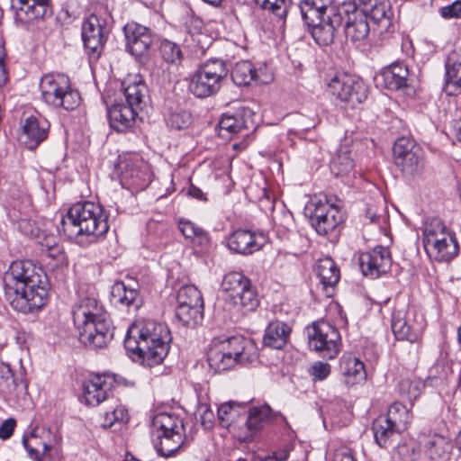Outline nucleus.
I'll return each mask as SVG.
<instances>
[{
    "mask_svg": "<svg viewBox=\"0 0 461 461\" xmlns=\"http://www.w3.org/2000/svg\"><path fill=\"white\" fill-rule=\"evenodd\" d=\"M3 285L5 300L16 312H38L48 301L47 276L30 260L13 261L4 273Z\"/></svg>",
    "mask_w": 461,
    "mask_h": 461,
    "instance_id": "f257e3e1",
    "label": "nucleus"
},
{
    "mask_svg": "<svg viewBox=\"0 0 461 461\" xmlns=\"http://www.w3.org/2000/svg\"><path fill=\"white\" fill-rule=\"evenodd\" d=\"M170 341V331L166 325L144 321L129 328L124 347L134 361L151 367L160 364L167 357Z\"/></svg>",
    "mask_w": 461,
    "mask_h": 461,
    "instance_id": "f03ea898",
    "label": "nucleus"
},
{
    "mask_svg": "<svg viewBox=\"0 0 461 461\" xmlns=\"http://www.w3.org/2000/svg\"><path fill=\"white\" fill-rule=\"evenodd\" d=\"M107 219L101 205L89 201L79 202L68 208L59 229L78 245L87 247L107 233Z\"/></svg>",
    "mask_w": 461,
    "mask_h": 461,
    "instance_id": "7ed1b4c3",
    "label": "nucleus"
},
{
    "mask_svg": "<svg viewBox=\"0 0 461 461\" xmlns=\"http://www.w3.org/2000/svg\"><path fill=\"white\" fill-rule=\"evenodd\" d=\"M252 343L243 337H231L218 343H213L208 353L207 361L215 373L230 369L237 364H245L254 359L250 351Z\"/></svg>",
    "mask_w": 461,
    "mask_h": 461,
    "instance_id": "20e7f679",
    "label": "nucleus"
},
{
    "mask_svg": "<svg viewBox=\"0 0 461 461\" xmlns=\"http://www.w3.org/2000/svg\"><path fill=\"white\" fill-rule=\"evenodd\" d=\"M40 90L45 103L65 110H74L80 104V95L72 89L68 77L62 73L44 75L40 82Z\"/></svg>",
    "mask_w": 461,
    "mask_h": 461,
    "instance_id": "39448f33",
    "label": "nucleus"
},
{
    "mask_svg": "<svg viewBox=\"0 0 461 461\" xmlns=\"http://www.w3.org/2000/svg\"><path fill=\"white\" fill-rule=\"evenodd\" d=\"M228 75L226 63L213 59L203 63L191 77L189 90L199 98H205L217 93Z\"/></svg>",
    "mask_w": 461,
    "mask_h": 461,
    "instance_id": "423d86ee",
    "label": "nucleus"
},
{
    "mask_svg": "<svg viewBox=\"0 0 461 461\" xmlns=\"http://www.w3.org/2000/svg\"><path fill=\"white\" fill-rule=\"evenodd\" d=\"M308 345L311 350L319 352L323 357H336L340 348V335L330 323L320 320L306 328Z\"/></svg>",
    "mask_w": 461,
    "mask_h": 461,
    "instance_id": "0eeeda50",
    "label": "nucleus"
},
{
    "mask_svg": "<svg viewBox=\"0 0 461 461\" xmlns=\"http://www.w3.org/2000/svg\"><path fill=\"white\" fill-rule=\"evenodd\" d=\"M330 93L341 102L354 108L368 95V87L359 77L352 75H336L328 83Z\"/></svg>",
    "mask_w": 461,
    "mask_h": 461,
    "instance_id": "6e6552de",
    "label": "nucleus"
},
{
    "mask_svg": "<svg viewBox=\"0 0 461 461\" xmlns=\"http://www.w3.org/2000/svg\"><path fill=\"white\" fill-rule=\"evenodd\" d=\"M311 225L319 235L326 236L334 231L343 221V215L337 205L326 199L312 200L306 207Z\"/></svg>",
    "mask_w": 461,
    "mask_h": 461,
    "instance_id": "1a4fd4ad",
    "label": "nucleus"
},
{
    "mask_svg": "<svg viewBox=\"0 0 461 461\" xmlns=\"http://www.w3.org/2000/svg\"><path fill=\"white\" fill-rule=\"evenodd\" d=\"M79 340L90 348L106 347L113 337V327L108 314L77 326Z\"/></svg>",
    "mask_w": 461,
    "mask_h": 461,
    "instance_id": "9d476101",
    "label": "nucleus"
},
{
    "mask_svg": "<svg viewBox=\"0 0 461 461\" xmlns=\"http://www.w3.org/2000/svg\"><path fill=\"white\" fill-rule=\"evenodd\" d=\"M339 10L340 18L344 25V32L347 39L352 42L364 41L370 32L366 17L363 12L358 11L355 2H343L337 7Z\"/></svg>",
    "mask_w": 461,
    "mask_h": 461,
    "instance_id": "9b49d317",
    "label": "nucleus"
},
{
    "mask_svg": "<svg viewBox=\"0 0 461 461\" xmlns=\"http://www.w3.org/2000/svg\"><path fill=\"white\" fill-rule=\"evenodd\" d=\"M424 327V321L417 320L415 312L404 309L394 310L392 313L391 329L398 340H406L411 343L420 339Z\"/></svg>",
    "mask_w": 461,
    "mask_h": 461,
    "instance_id": "f8f14e48",
    "label": "nucleus"
},
{
    "mask_svg": "<svg viewBox=\"0 0 461 461\" xmlns=\"http://www.w3.org/2000/svg\"><path fill=\"white\" fill-rule=\"evenodd\" d=\"M109 30L105 19L97 14L89 15L82 24V39L89 54L98 57L106 41Z\"/></svg>",
    "mask_w": 461,
    "mask_h": 461,
    "instance_id": "ddd939ff",
    "label": "nucleus"
},
{
    "mask_svg": "<svg viewBox=\"0 0 461 461\" xmlns=\"http://www.w3.org/2000/svg\"><path fill=\"white\" fill-rule=\"evenodd\" d=\"M126 48L134 57H141L151 47L155 36L152 31L137 23H129L124 28Z\"/></svg>",
    "mask_w": 461,
    "mask_h": 461,
    "instance_id": "4468645a",
    "label": "nucleus"
},
{
    "mask_svg": "<svg viewBox=\"0 0 461 461\" xmlns=\"http://www.w3.org/2000/svg\"><path fill=\"white\" fill-rule=\"evenodd\" d=\"M392 258L388 249L376 246L372 250L364 252L359 257V265L364 276L377 278L386 273Z\"/></svg>",
    "mask_w": 461,
    "mask_h": 461,
    "instance_id": "2eb2a0df",
    "label": "nucleus"
},
{
    "mask_svg": "<svg viewBox=\"0 0 461 461\" xmlns=\"http://www.w3.org/2000/svg\"><path fill=\"white\" fill-rule=\"evenodd\" d=\"M265 242L266 237L263 233L239 229L229 236L227 247L233 253L250 255L258 251Z\"/></svg>",
    "mask_w": 461,
    "mask_h": 461,
    "instance_id": "dca6fc26",
    "label": "nucleus"
},
{
    "mask_svg": "<svg viewBox=\"0 0 461 461\" xmlns=\"http://www.w3.org/2000/svg\"><path fill=\"white\" fill-rule=\"evenodd\" d=\"M15 20L21 23L43 19L51 14L50 0H13Z\"/></svg>",
    "mask_w": 461,
    "mask_h": 461,
    "instance_id": "f3484780",
    "label": "nucleus"
},
{
    "mask_svg": "<svg viewBox=\"0 0 461 461\" xmlns=\"http://www.w3.org/2000/svg\"><path fill=\"white\" fill-rule=\"evenodd\" d=\"M328 15L311 27V34L317 44L328 46L335 38V33L342 25L339 10L337 7L328 9Z\"/></svg>",
    "mask_w": 461,
    "mask_h": 461,
    "instance_id": "a211bd4d",
    "label": "nucleus"
},
{
    "mask_svg": "<svg viewBox=\"0 0 461 461\" xmlns=\"http://www.w3.org/2000/svg\"><path fill=\"white\" fill-rule=\"evenodd\" d=\"M126 104L142 111L149 101V89L140 75L130 76L122 82Z\"/></svg>",
    "mask_w": 461,
    "mask_h": 461,
    "instance_id": "6ab92c4d",
    "label": "nucleus"
},
{
    "mask_svg": "<svg viewBox=\"0 0 461 461\" xmlns=\"http://www.w3.org/2000/svg\"><path fill=\"white\" fill-rule=\"evenodd\" d=\"M245 418V428L237 434V438L241 442H250L260 429L261 424L273 419L272 410L267 404L258 407L253 406Z\"/></svg>",
    "mask_w": 461,
    "mask_h": 461,
    "instance_id": "aec40b11",
    "label": "nucleus"
},
{
    "mask_svg": "<svg viewBox=\"0 0 461 461\" xmlns=\"http://www.w3.org/2000/svg\"><path fill=\"white\" fill-rule=\"evenodd\" d=\"M409 69L402 62H394L384 68L375 77L377 84L390 90H400L407 86Z\"/></svg>",
    "mask_w": 461,
    "mask_h": 461,
    "instance_id": "412c9836",
    "label": "nucleus"
},
{
    "mask_svg": "<svg viewBox=\"0 0 461 461\" xmlns=\"http://www.w3.org/2000/svg\"><path fill=\"white\" fill-rule=\"evenodd\" d=\"M50 123L47 120L36 116L26 118L23 126V143L29 149L37 148L48 136Z\"/></svg>",
    "mask_w": 461,
    "mask_h": 461,
    "instance_id": "4be33fe9",
    "label": "nucleus"
},
{
    "mask_svg": "<svg viewBox=\"0 0 461 461\" xmlns=\"http://www.w3.org/2000/svg\"><path fill=\"white\" fill-rule=\"evenodd\" d=\"M107 312L95 298L86 297L74 305L72 310L75 326L83 325L97 318L106 315Z\"/></svg>",
    "mask_w": 461,
    "mask_h": 461,
    "instance_id": "5701e85b",
    "label": "nucleus"
},
{
    "mask_svg": "<svg viewBox=\"0 0 461 461\" xmlns=\"http://www.w3.org/2000/svg\"><path fill=\"white\" fill-rule=\"evenodd\" d=\"M358 11L363 12L366 19L369 18L374 23L385 28L390 24L392 12L388 0H363Z\"/></svg>",
    "mask_w": 461,
    "mask_h": 461,
    "instance_id": "b1692460",
    "label": "nucleus"
},
{
    "mask_svg": "<svg viewBox=\"0 0 461 461\" xmlns=\"http://www.w3.org/2000/svg\"><path fill=\"white\" fill-rule=\"evenodd\" d=\"M139 111L121 103L113 104L108 107V119L110 125L117 131H124L132 126Z\"/></svg>",
    "mask_w": 461,
    "mask_h": 461,
    "instance_id": "393cba45",
    "label": "nucleus"
},
{
    "mask_svg": "<svg viewBox=\"0 0 461 461\" xmlns=\"http://www.w3.org/2000/svg\"><path fill=\"white\" fill-rule=\"evenodd\" d=\"M424 249L431 259L438 262H449L457 256L459 244L456 237H449L443 241L437 240L434 244L426 246Z\"/></svg>",
    "mask_w": 461,
    "mask_h": 461,
    "instance_id": "a878e982",
    "label": "nucleus"
},
{
    "mask_svg": "<svg viewBox=\"0 0 461 461\" xmlns=\"http://www.w3.org/2000/svg\"><path fill=\"white\" fill-rule=\"evenodd\" d=\"M291 330L287 323L273 321L266 328L263 343L271 348L281 349L286 345Z\"/></svg>",
    "mask_w": 461,
    "mask_h": 461,
    "instance_id": "bb28decb",
    "label": "nucleus"
},
{
    "mask_svg": "<svg viewBox=\"0 0 461 461\" xmlns=\"http://www.w3.org/2000/svg\"><path fill=\"white\" fill-rule=\"evenodd\" d=\"M110 384L104 376L95 375L84 385V398L88 405L96 406L109 397Z\"/></svg>",
    "mask_w": 461,
    "mask_h": 461,
    "instance_id": "cd10ccee",
    "label": "nucleus"
},
{
    "mask_svg": "<svg viewBox=\"0 0 461 461\" xmlns=\"http://www.w3.org/2000/svg\"><path fill=\"white\" fill-rule=\"evenodd\" d=\"M154 448L158 456L171 457L175 456L184 444L183 433L157 434L152 439Z\"/></svg>",
    "mask_w": 461,
    "mask_h": 461,
    "instance_id": "c85d7f7f",
    "label": "nucleus"
},
{
    "mask_svg": "<svg viewBox=\"0 0 461 461\" xmlns=\"http://www.w3.org/2000/svg\"><path fill=\"white\" fill-rule=\"evenodd\" d=\"M449 237H456V234L446 226L441 219L433 217L427 220L423 228L422 242L424 248L434 244L437 240L443 241Z\"/></svg>",
    "mask_w": 461,
    "mask_h": 461,
    "instance_id": "c756f323",
    "label": "nucleus"
},
{
    "mask_svg": "<svg viewBox=\"0 0 461 461\" xmlns=\"http://www.w3.org/2000/svg\"><path fill=\"white\" fill-rule=\"evenodd\" d=\"M112 298L114 303L137 310L141 305L139 292L123 282H116L112 287Z\"/></svg>",
    "mask_w": 461,
    "mask_h": 461,
    "instance_id": "7c9ffc66",
    "label": "nucleus"
},
{
    "mask_svg": "<svg viewBox=\"0 0 461 461\" xmlns=\"http://www.w3.org/2000/svg\"><path fill=\"white\" fill-rule=\"evenodd\" d=\"M117 168L121 174V180L122 182L139 187L141 186L142 182L145 181L143 179L145 174L138 165V161L134 160L131 157H120Z\"/></svg>",
    "mask_w": 461,
    "mask_h": 461,
    "instance_id": "2f4dec72",
    "label": "nucleus"
},
{
    "mask_svg": "<svg viewBox=\"0 0 461 461\" xmlns=\"http://www.w3.org/2000/svg\"><path fill=\"white\" fill-rule=\"evenodd\" d=\"M423 447L430 459H445L448 457L452 445L446 437L435 433L425 438Z\"/></svg>",
    "mask_w": 461,
    "mask_h": 461,
    "instance_id": "473e14b6",
    "label": "nucleus"
},
{
    "mask_svg": "<svg viewBox=\"0 0 461 461\" xmlns=\"http://www.w3.org/2000/svg\"><path fill=\"white\" fill-rule=\"evenodd\" d=\"M178 228L184 237L194 246L199 247L201 250L208 249L210 238L203 228L197 226L191 221L184 219L179 220Z\"/></svg>",
    "mask_w": 461,
    "mask_h": 461,
    "instance_id": "72a5a7b5",
    "label": "nucleus"
},
{
    "mask_svg": "<svg viewBox=\"0 0 461 461\" xmlns=\"http://www.w3.org/2000/svg\"><path fill=\"white\" fill-rule=\"evenodd\" d=\"M235 305L240 306L248 312L256 310L259 304V301L255 288L252 286L250 280L245 282L244 285L236 289L234 293L229 295Z\"/></svg>",
    "mask_w": 461,
    "mask_h": 461,
    "instance_id": "f704fd0d",
    "label": "nucleus"
},
{
    "mask_svg": "<svg viewBox=\"0 0 461 461\" xmlns=\"http://www.w3.org/2000/svg\"><path fill=\"white\" fill-rule=\"evenodd\" d=\"M372 430L374 438L377 445L381 447H388L391 442L399 435L401 432L395 429L391 423H389L385 417L379 416L376 418L372 424Z\"/></svg>",
    "mask_w": 461,
    "mask_h": 461,
    "instance_id": "c9c22d12",
    "label": "nucleus"
},
{
    "mask_svg": "<svg viewBox=\"0 0 461 461\" xmlns=\"http://www.w3.org/2000/svg\"><path fill=\"white\" fill-rule=\"evenodd\" d=\"M250 114L249 109H242L233 114L225 113L219 122L220 129L230 133H238L243 129H249L248 118Z\"/></svg>",
    "mask_w": 461,
    "mask_h": 461,
    "instance_id": "e433bc0d",
    "label": "nucleus"
},
{
    "mask_svg": "<svg viewBox=\"0 0 461 461\" xmlns=\"http://www.w3.org/2000/svg\"><path fill=\"white\" fill-rule=\"evenodd\" d=\"M340 368L348 384H358L366 378L365 365L356 357H344L340 362Z\"/></svg>",
    "mask_w": 461,
    "mask_h": 461,
    "instance_id": "4c0bfd02",
    "label": "nucleus"
},
{
    "mask_svg": "<svg viewBox=\"0 0 461 461\" xmlns=\"http://www.w3.org/2000/svg\"><path fill=\"white\" fill-rule=\"evenodd\" d=\"M383 416L401 433L407 429L412 418L407 407L401 402H393L391 404L387 414Z\"/></svg>",
    "mask_w": 461,
    "mask_h": 461,
    "instance_id": "58836bf2",
    "label": "nucleus"
},
{
    "mask_svg": "<svg viewBox=\"0 0 461 461\" xmlns=\"http://www.w3.org/2000/svg\"><path fill=\"white\" fill-rule=\"evenodd\" d=\"M153 426L157 429V434L184 433L183 420L174 414L161 412L153 419Z\"/></svg>",
    "mask_w": 461,
    "mask_h": 461,
    "instance_id": "ea45409f",
    "label": "nucleus"
},
{
    "mask_svg": "<svg viewBox=\"0 0 461 461\" xmlns=\"http://www.w3.org/2000/svg\"><path fill=\"white\" fill-rule=\"evenodd\" d=\"M176 317L184 326L194 328L203 320V306L176 305Z\"/></svg>",
    "mask_w": 461,
    "mask_h": 461,
    "instance_id": "a19ab883",
    "label": "nucleus"
},
{
    "mask_svg": "<svg viewBox=\"0 0 461 461\" xmlns=\"http://www.w3.org/2000/svg\"><path fill=\"white\" fill-rule=\"evenodd\" d=\"M318 276L324 287H333L339 280L340 272L336 263L326 258L318 264Z\"/></svg>",
    "mask_w": 461,
    "mask_h": 461,
    "instance_id": "79ce46f5",
    "label": "nucleus"
},
{
    "mask_svg": "<svg viewBox=\"0 0 461 461\" xmlns=\"http://www.w3.org/2000/svg\"><path fill=\"white\" fill-rule=\"evenodd\" d=\"M231 79L237 86H248L258 79L253 64L248 60L237 62L231 70Z\"/></svg>",
    "mask_w": 461,
    "mask_h": 461,
    "instance_id": "37998d69",
    "label": "nucleus"
},
{
    "mask_svg": "<svg viewBox=\"0 0 461 461\" xmlns=\"http://www.w3.org/2000/svg\"><path fill=\"white\" fill-rule=\"evenodd\" d=\"M397 167L408 175L420 173L423 167V151L421 148H414V151L410 152L407 156L395 160Z\"/></svg>",
    "mask_w": 461,
    "mask_h": 461,
    "instance_id": "c03bdc74",
    "label": "nucleus"
},
{
    "mask_svg": "<svg viewBox=\"0 0 461 461\" xmlns=\"http://www.w3.org/2000/svg\"><path fill=\"white\" fill-rule=\"evenodd\" d=\"M23 445L26 449L28 456L33 461H49L50 457H44L42 451V441L38 435V430L33 429L30 436H23Z\"/></svg>",
    "mask_w": 461,
    "mask_h": 461,
    "instance_id": "a18cd8bd",
    "label": "nucleus"
},
{
    "mask_svg": "<svg viewBox=\"0 0 461 461\" xmlns=\"http://www.w3.org/2000/svg\"><path fill=\"white\" fill-rule=\"evenodd\" d=\"M242 407L236 402H227L221 404L217 411L220 424L229 429L233 425L238 417L240 416Z\"/></svg>",
    "mask_w": 461,
    "mask_h": 461,
    "instance_id": "49530a36",
    "label": "nucleus"
},
{
    "mask_svg": "<svg viewBox=\"0 0 461 461\" xmlns=\"http://www.w3.org/2000/svg\"><path fill=\"white\" fill-rule=\"evenodd\" d=\"M177 305L203 306V300L201 292L196 286L187 285L182 286L176 294Z\"/></svg>",
    "mask_w": 461,
    "mask_h": 461,
    "instance_id": "de8ad7c7",
    "label": "nucleus"
},
{
    "mask_svg": "<svg viewBox=\"0 0 461 461\" xmlns=\"http://www.w3.org/2000/svg\"><path fill=\"white\" fill-rule=\"evenodd\" d=\"M298 8L300 9L302 19L308 28L312 27L321 19L326 18V11H322L321 8H318V6L311 5V3L305 0L300 1Z\"/></svg>",
    "mask_w": 461,
    "mask_h": 461,
    "instance_id": "09e8293b",
    "label": "nucleus"
},
{
    "mask_svg": "<svg viewBox=\"0 0 461 461\" xmlns=\"http://www.w3.org/2000/svg\"><path fill=\"white\" fill-rule=\"evenodd\" d=\"M159 55L168 64L179 65L183 59V52L178 44L169 41L162 40L159 44Z\"/></svg>",
    "mask_w": 461,
    "mask_h": 461,
    "instance_id": "8fccbe9b",
    "label": "nucleus"
},
{
    "mask_svg": "<svg viewBox=\"0 0 461 461\" xmlns=\"http://www.w3.org/2000/svg\"><path fill=\"white\" fill-rule=\"evenodd\" d=\"M42 441V451L44 457H50V452L59 443L61 436L57 429L50 427L35 428Z\"/></svg>",
    "mask_w": 461,
    "mask_h": 461,
    "instance_id": "3c124183",
    "label": "nucleus"
},
{
    "mask_svg": "<svg viewBox=\"0 0 461 461\" xmlns=\"http://www.w3.org/2000/svg\"><path fill=\"white\" fill-rule=\"evenodd\" d=\"M445 91L449 95L461 92V62L458 68L446 64Z\"/></svg>",
    "mask_w": 461,
    "mask_h": 461,
    "instance_id": "603ef678",
    "label": "nucleus"
},
{
    "mask_svg": "<svg viewBox=\"0 0 461 461\" xmlns=\"http://www.w3.org/2000/svg\"><path fill=\"white\" fill-rule=\"evenodd\" d=\"M166 122L169 128L181 131L192 123V114L186 110L177 108L167 115Z\"/></svg>",
    "mask_w": 461,
    "mask_h": 461,
    "instance_id": "864d4df0",
    "label": "nucleus"
},
{
    "mask_svg": "<svg viewBox=\"0 0 461 461\" xmlns=\"http://www.w3.org/2000/svg\"><path fill=\"white\" fill-rule=\"evenodd\" d=\"M255 2L285 23L290 8L288 0H255Z\"/></svg>",
    "mask_w": 461,
    "mask_h": 461,
    "instance_id": "5fc2aeb1",
    "label": "nucleus"
},
{
    "mask_svg": "<svg viewBox=\"0 0 461 461\" xmlns=\"http://www.w3.org/2000/svg\"><path fill=\"white\" fill-rule=\"evenodd\" d=\"M249 279L240 272H230L226 274L221 282L222 290L230 295L236 289L242 286Z\"/></svg>",
    "mask_w": 461,
    "mask_h": 461,
    "instance_id": "6e6d98bb",
    "label": "nucleus"
},
{
    "mask_svg": "<svg viewBox=\"0 0 461 461\" xmlns=\"http://www.w3.org/2000/svg\"><path fill=\"white\" fill-rule=\"evenodd\" d=\"M104 427H111L115 422H124L128 420V411L122 405H116L112 407V410L104 413Z\"/></svg>",
    "mask_w": 461,
    "mask_h": 461,
    "instance_id": "4d7b16f0",
    "label": "nucleus"
},
{
    "mask_svg": "<svg viewBox=\"0 0 461 461\" xmlns=\"http://www.w3.org/2000/svg\"><path fill=\"white\" fill-rule=\"evenodd\" d=\"M399 393L406 396L409 400L412 401L417 399L421 391V384L418 381H411L410 379H403L398 385Z\"/></svg>",
    "mask_w": 461,
    "mask_h": 461,
    "instance_id": "13d9d810",
    "label": "nucleus"
},
{
    "mask_svg": "<svg viewBox=\"0 0 461 461\" xmlns=\"http://www.w3.org/2000/svg\"><path fill=\"white\" fill-rule=\"evenodd\" d=\"M414 148H420L412 140L407 138L398 139L393 145L394 160L407 156L410 152L414 151Z\"/></svg>",
    "mask_w": 461,
    "mask_h": 461,
    "instance_id": "bf43d9fd",
    "label": "nucleus"
},
{
    "mask_svg": "<svg viewBox=\"0 0 461 461\" xmlns=\"http://www.w3.org/2000/svg\"><path fill=\"white\" fill-rule=\"evenodd\" d=\"M274 221L276 226L283 228L285 230H292L294 229V220L293 213L288 210H282V212L274 216Z\"/></svg>",
    "mask_w": 461,
    "mask_h": 461,
    "instance_id": "052dcab7",
    "label": "nucleus"
},
{
    "mask_svg": "<svg viewBox=\"0 0 461 461\" xmlns=\"http://www.w3.org/2000/svg\"><path fill=\"white\" fill-rule=\"evenodd\" d=\"M310 373L314 380H324L330 373V366L328 363L317 361L312 364Z\"/></svg>",
    "mask_w": 461,
    "mask_h": 461,
    "instance_id": "680f3d73",
    "label": "nucleus"
},
{
    "mask_svg": "<svg viewBox=\"0 0 461 461\" xmlns=\"http://www.w3.org/2000/svg\"><path fill=\"white\" fill-rule=\"evenodd\" d=\"M336 167H338L337 175L345 174L353 167V161L347 156L339 155L332 163V169L335 170Z\"/></svg>",
    "mask_w": 461,
    "mask_h": 461,
    "instance_id": "e2e57ef3",
    "label": "nucleus"
},
{
    "mask_svg": "<svg viewBox=\"0 0 461 461\" xmlns=\"http://www.w3.org/2000/svg\"><path fill=\"white\" fill-rule=\"evenodd\" d=\"M440 14L444 18L461 17V0H456L451 5H446L440 9Z\"/></svg>",
    "mask_w": 461,
    "mask_h": 461,
    "instance_id": "0e129e2a",
    "label": "nucleus"
},
{
    "mask_svg": "<svg viewBox=\"0 0 461 461\" xmlns=\"http://www.w3.org/2000/svg\"><path fill=\"white\" fill-rule=\"evenodd\" d=\"M332 461H356L352 450L346 447L340 446L336 448L332 455Z\"/></svg>",
    "mask_w": 461,
    "mask_h": 461,
    "instance_id": "69168bd1",
    "label": "nucleus"
},
{
    "mask_svg": "<svg viewBox=\"0 0 461 461\" xmlns=\"http://www.w3.org/2000/svg\"><path fill=\"white\" fill-rule=\"evenodd\" d=\"M15 425L16 421L13 418H9L3 421L2 424L0 425V438H9L14 433Z\"/></svg>",
    "mask_w": 461,
    "mask_h": 461,
    "instance_id": "338daca9",
    "label": "nucleus"
},
{
    "mask_svg": "<svg viewBox=\"0 0 461 461\" xmlns=\"http://www.w3.org/2000/svg\"><path fill=\"white\" fill-rule=\"evenodd\" d=\"M5 53L3 46H0V88L3 87L8 80V72L5 63Z\"/></svg>",
    "mask_w": 461,
    "mask_h": 461,
    "instance_id": "774afa93",
    "label": "nucleus"
}]
</instances>
